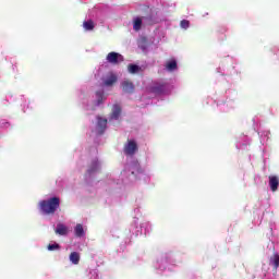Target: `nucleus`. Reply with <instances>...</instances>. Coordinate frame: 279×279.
I'll list each match as a JSON object with an SVG mask.
<instances>
[{"instance_id":"nucleus-1","label":"nucleus","mask_w":279,"mask_h":279,"mask_svg":"<svg viewBox=\"0 0 279 279\" xmlns=\"http://www.w3.org/2000/svg\"><path fill=\"white\" fill-rule=\"evenodd\" d=\"M58 208H60V197L58 196L39 202V210L43 215H56Z\"/></svg>"},{"instance_id":"nucleus-2","label":"nucleus","mask_w":279,"mask_h":279,"mask_svg":"<svg viewBox=\"0 0 279 279\" xmlns=\"http://www.w3.org/2000/svg\"><path fill=\"white\" fill-rule=\"evenodd\" d=\"M123 151L125 156H134V154L138 151V144L134 140H128V142L124 144Z\"/></svg>"},{"instance_id":"nucleus-3","label":"nucleus","mask_w":279,"mask_h":279,"mask_svg":"<svg viewBox=\"0 0 279 279\" xmlns=\"http://www.w3.org/2000/svg\"><path fill=\"white\" fill-rule=\"evenodd\" d=\"M150 93L154 95H165L167 93V84L166 83H155L150 87Z\"/></svg>"},{"instance_id":"nucleus-4","label":"nucleus","mask_w":279,"mask_h":279,"mask_svg":"<svg viewBox=\"0 0 279 279\" xmlns=\"http://www.w3.org/2000/svg\"><path fill=\"white\" fill-rule=\"evenodd\" d=\"M124 60L122 54L118 52H109L107 54V62H109V64H119V62H123Z\"/></svg>"},{"instance_id":"nucleus-5","label":"nucleus","mask_w":279,"mask_h":279,"mask_svg":"<svg viewBox=\"0 0 279 279\" xmlns=\"http://www.w3.org/2000/svg\"><path fill=\"white\" fill-rule=\"evenodd\" d=\"M97 132L98 134H104L106 132V128H108V119H104L101 117H97Z\"/></svg>"},{"instance_id":"nucleus-6","label":"nucleus","mask_w":279,"mask_h":279,"mask_svg":"<svg viewBox=\"0 0 279 279\" xmlns=\"http://www.w3.org/2000/svg\"><path fill=\"white\" fill-rule=\"evenodd\" d=\"M121 87H122L123 93H126L129 95H132V93H134V88H135L134 83L132 81H129V80L123 81L121 83Z\"/></svg>"},{"instance_id":"nucleus-7","label":"nucleus","mask_w":279,"mask_h":279,"mask_svg":"<svg viewBox=\"0 0 279 279\" xmlns=\"http://www.w3.org/2000/svg\"><path fill=\"white\" fill-rule=\"evenodd\" d=\"M269 186H270V191H272V193H276V191H278V185H279V179L276 175H269Z\"/></svg>"},{"instance_id":"nucleus-8","label":"nucleus","mask_w":279,"mask_h":279,"mask_svg":"<svg viewBox=\"0 0 279 279\" xmlns=\"http://www.w3.org/2000/svg\"><path fill=\"white\" fill-rule=\"evenodd\" d=\"M117 76L114 73H111L107 76V78L104 81L105 86H114L117 84Z\"/></svg>"},{"instance_id":"nucleus-9","label":"nucleus","mask_w":279,"mask_h":279,"mask_svg":"<svg viewBox=\"0 0 279 279\" xmlns=\"http://www.w3.org/2000/svg\"><path fill=\"white\" fill-rule=\"evenodd\" d=\"M56 233L60 234V236H66V234H69V228H66V226L63 223H59L57 226Z\"/></svg>"},{"instance_id":"nucleus-10","label":"nucleus","mask_w":279,"mask_h":279,"mask_svg":"<svg viewBox=\"0 0 279 279\" xmlns=\"http://www.w3.org/2000/svg\"><path fill=\"white\" fill-rule=\"evenodd\" d=\"M119 117H121V106L114 105L111 112V119H114L117 121Z\"/></svg>"},{"instance_id":"nucleus-11","label":"nucleus","mask_w":279,"mask_h":279,"mask_svg":"<svg viewBox=\"0 0 279 279\" xmlns=\"http://www.w3.org/2000/svg\"><path fill=\"white\" fill-rule=\"evenodd\" d=\"M141 27H143V17H135L133 22L134 32H141Z\"/></svg>"},{"instance_id":"nucleus-12","label":"nucleus","mask_w":279,"mask_h":279,"mask_svg":"<svg viewBox=\"0 0 279 279\" xmlns=\"http://www.w3.org/2000/svg\"><path fill=\"white\" fill-rule=\"evenodd\" d=\"M106 101V95L104 94V90L96 92V104L97 106H101Z\"/></svg>"},{"instance_id":"nucleus-13","label":"nucleus","mask_w":279,"mask_h":279,"mask_svg":"<svg viewBox=\"0 0 279 279\" xmlns=\"http://www.w3.org/2000/svg\"><path fill=\"white\" fill-rule=\"evenodd\" d=\"M270 265H272L275 271L278 270V267H279V255L278 254H274V256L270 257Z\"/></svg>"},{"instance_id":"nucleus-14","label":"nucleus","mask_w":279,"mask_h":279,"mask_svg":"<svg viewBox=\"0 0 279 279\" xmlns=\"http://www.w3.org/2000/svg\"><path fill=\"white\" fill-rule=\"evenodd\" d=\"M83 27L87 32H93V29H95V22H93V20L85 21L83 23Z\"/></svg>"},{"instance_id":"nucleus-15","label":"nucleus","mask_w":279,"mask_h":279,"mask_svg":"<svg viewBox=\"0 0 279 279\" xmlns=\"http://www.w3.org/2000/svg\"><path fill=\"white\" fill-rule=\"evenodd\" d=\"M70 260L73 265H80V253L77 252H72L70 254Z\"/></svg>"},{"instance_id":"nucleus-16","label":"nucleus","mask_w":279,"mask_h":279,"mask_svg":"<svg viewBox=\"0 0 279 279\" xmlns=\"http://www.w3.org/2000/svg\"><path fill=\"white\" fill-rule=\"evenodd\" d=\"M166 69L167 71H175V69H178V62L175 60L168 61Z\"/></svg>"},{"instance_id":"nucleus-17","label":"nucleus","mask_w":279,"mask_h":279,"mask_svg":"<svg viewBox=\"0 0 279 279\" xmlns=\"http://www.w3.org/2000/svg\"><path fill=\"white\" fill-rule=\"evenodd\" d=\"M99 169V161H93L90 167L87 170V173H89V175L92 173H95V171H97Z\"/></svg>"},{"instance_id":"nucleus-18","label":"nucleus","mask_w":279,"mask_h":279,"mask_svg":"<svg viewBox=\"0 0 279 279\" xmlns=\"http://www.w3.org/2000/svg\"><path fill=\"white\" fill-rule=\"evenodd\" d=\"M74 232H75V236H78V238L84 236V227L80 223L76 225Z\"/></svg>"},{"instance_id":"nucleus-19","label":"nucleus","mask_w":279,"mask_h":279,"mask_svg":"<svg viewBox=\"0 0 279 279\" xmlns=\"http://www.w3.org/2000/svg\"><path fill=\"white\" fill-rule=\"evenodd\" d=\"M128 71L131 74L138 73V71H141V66H138L136 64H129L128 65Z\"/></svg>"},{"instance_id":"nucleus-20","label":"nucleus","mask_w":279,"mask_h":279,"mask_svg":"<svg viewBox=\"0 0 279 279\" xmlns=\"http://www.w3.org/2000/svg\"><path fill=\"white\" fill-rule=\"evenodd\" d=\"M180 27H182V29H189V27H191V22H189V20H182Z\"/></svg>"},{"instance_id":"nucleus-21","label":"nucleus","mask_w":279,"mask_h":279,"mask_svg":"<svg viewBox=\"0 0 279 279\" xmlns=\"http://www.w3.org/2000/svg\"><path fill=\"white\" fill-rule=\"evenodd\" d=\"M47 250H48L49 252H54V250H60V244H58V243L48 244Z\"/></svg>"},{"instance_id":"nucleus-22","label":"nucleus","mask_w":279,"mask_h":279,"mask_svg":"<svg viewBox=\"0 0 279 279\" xmlns=\"http://www.w3.org/2000/svg\"><path fill=\"white\" fill-rule=\"evenodd\" d=\"M144 21H146V25H154V20H151V16L143 17Z\"/></svg>"}]
</instances>
